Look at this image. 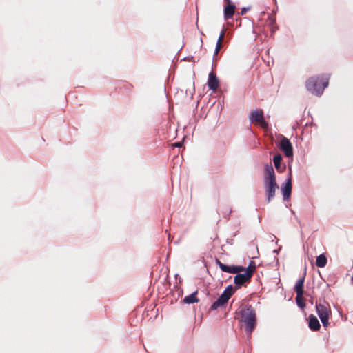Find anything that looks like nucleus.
Wrapping results in <instances>:
<instances>
[{"label": "nucleus", "mask_w": 353, "mask_h": 353, "mask_svg": "<svg viewBox=\"0 0 353 353\" xmlns=\"http://www.w3.org/2000/svg\"><path fill=\"white\" fill-rule=\"evenodd\" d=\"M264 187L267 201L270 202L274 197L276 190L279 188L272 164H267L265 166Z\"/></svg>", "instance_id": "1"}, {"label": "nucleus", "mask_w": 353, "mask_h": 353, "mask_svg": "<svg viewBox=\"0 0 353 353\" xmlns=\"http://www.w3.org/2000/svg\"><path fill=\"white\" fill-rule=\"evenodd\" d=\"M239 321L245 326V330L250 334L256 325V315L251 306L241 305L239 308Z\"/></svg>", "instance_id": "2"}, {"label": "nucleus", "mask_w": 353, "mask_h": 353, "mask_svg": "<svg viewBox=\"0 0 353 353\" xmlns=\"http://www.w3.org/2000/svg\"><path fill=\"white\" fill-rule=\"evenodd\" d=\"M328 85V78L319 80V77H311L306 82L307 90L316 96H321Z\"/></svg>", "instance_id": "3"}, {"label": "nucleus", "mask_w": 353, "mask_h": 353, "mask_svg": "<svg viewBox=\"0 0 353 353\" xmlns=\"http://www.w3.org/2000/svg\"><path fill=\"white\" fill-rule=\"evenodd\" d=\"M316 310L321 321L323 326L324 327H327L329 325L330 316L331 314V310L329 303L325 301H319V302H316Z\"/></svg>", "instance_id": "4"}, {"label": "nucleus", "mask_w": 353, "mask_h": 353, "mask_svg": "<svg viewBox=\"0 0 353 353\" xmlns=\"http://www.w3.org/2000/svg\"><path fill=\"white\" fill-rule=\"evenodd\" d=\"M250 120L252 123L259 122L263 128H267L268 127V123L265 121L263 112L261 110L252 111L250 115Z\"/></svg>", "instance_id": "5"}, {"label": "nucleus", "mask_w": 353, "mask_h": 353, "mask_svg": "<svg viewBox=\"0 0 353 353\" xmlns=\"http://www.w3.org/2000/svg\"><path fill=\"white\" fill-rule=\"evenodd\" d=\"M280 148L284 152L285 155L287 157H291L293 155V148L291 142L290 140L283 137L281 143H280Z\"/></svg>", "instance_id": "6"}, {"label": "nucleus", "mask_w": 353, "mask_h": 353, "mask_svg": "<svg viewBox=\"0 0 353 353\" xmlns=\"http://www.w3.org/2000/svg\"><path fill=\"white\" fill-rule=\"evenodd\" d=\"M217 263L219 265V268L223 272H225L236 274V273H239V272H241L245 270V268H243V266L234 265H227L222 263L219 261H217Z\"/></svg>", "instance_id": "7"}, {"label": "nucleus", "mask_w": 353, "mask_h": 353, "mask_svg": "<svg viewBox=\"0 0 353 353\" xmlns=\"http://www.w3.org/2000/svg\"><path fill=\"white\" fill-rule=\"evenodd\" d=\"M243 273H236L237 274L234 276V282L236 285V288H239L243 283L250 280L251 277L250 274L243 271Z\"/></svg>", "instance_id": "8"}, {"label": "nucleus", "mask_w": 353, "mask_h": 353, "mask_svg": "<svg viewBox=\"0 0 353 353\" xmlns=\"http://www.w3.org/2000/svg\"><path fill=\"white\" fill-rule=\"evenodd\" d=\"M281 192L283 196V200L289 199L291 192H292V179L291 177L289 176L285 183L281 187Z\"/></svg>", "instance_id": "9"}, {"label": "nucleus", "mask_w": 353, "mask_h": 353, "mask_svg": "<svg viewBox=\"0 0 353 353\" xmlns=\"http://www.w3.org/2000/svg\"><path fill=\"white\" fill-rule=\"evenodd\" d=\"M207 85L209 90L213 92H215L219 85V80L213 72L209 73Z\"/></svg>", "instance_id": "10"}, {"label": "nucleus", "mask_w": 353, "mask_h": 353, "mask_svg": "<svg viewBox=\"0 0 353 353\" xmlns=\"http://www.w3.org/2000/svg\"><path fill=\"white\" fill-rule=\"evenodd\" d=\"M230 299V298H229L227 295L222 293L221 296L217 299V300L212 303L211 308L212 310H217L219 307L225 306Z\"/></svg>", "instance_id": "11"}, {"label": "nucleus", "mask_w": 353, "mask_h": 353, "mask_svg": "<svg viewBox=\"0 0 353 353\" xmlns=\"http://www.w3.org/2000/svg\"><path fill=\"white\" fill-rule=\"evenodd\" d=\"M309 327L312 331H317L320 329L321 325L318 319L313 314L309 316Z\"/></svg>", "instance_id": "12"}, {"label": "nucleus", "mask_w": 353, "mask_h": 353, "mask_svg": "<svg viewBox=\"0 0 353 353\" xmlns=\"http://www.w3.org/2000/svg\"><path fill=\"white\" fill-rule=\"evenodd\" d=\"M304 281H305V276H302L298 281H296L295 286H294V290L296 294H298V296H300L301 294H304L303 290V286H304Z\"/></svg>", "instance_id": "13"}, {"label": "nucleus", "mask_w": 353, "mask_h": 353, "mask_svg": "<svg viewBox=\"0 0 353 353\" xmlns=\"http://www.w3.org/2000/svg\"><path fill=\"white\" fill-rule=\"evenodd\" d=\"M235 6L232 4H228L224 10V18L228 19L232 17L234 13Z\"/></svg>", "instance_id": "14"}, {"label": "nucleus", "mask_w": 353, "mask_h": 353, "mask_svg": "<svg viewBox=\"0 0 353 353\" xmlns=\"http://www.w3.org/2000/svg\"><path fill=\"white\" fill-rule=\"evenodd\" d=\"M197 292H194L190 295L185 296L183 299V302L186 304H192L194 303H198L199 299L196 297Z\"/></svg>", "instance_id": "15"}, {"label": "nucleus", "mask_w": 353, "mask_h": 353, "mask_svg": "<svg viewBox=\"0 0 353 353\" xmlns=\"http://www.w3.org/2000/svg\"><path fill=\"white\" fill-rule=\"evenodd\" d=\"M225 30L223 28L222 30V31L221 32V34L218 38V40H217V42H216V48H215V50H214V55H216L221 48V43L223 40V38H224V35H225Z\"/></svg>", "instance_id": "16"}, {"label": "nucleus", "mask_w": 353, "mask_h": 353, "mask_svg": "<svg viewBox=\"0 0 353 353\" xmlns=\"http://www.w3.org/2000/svg\"><path fill=\"white\" fill-rule=\"evenodd\" d=\"M327 264V258L324 254H320L316 257V265L319 268H323Z\"/></svg>", "instance_id": "17"}, {"label": "nucleus", "mask_w": 353, "mask_h": 353, "mask_svg": "<svg viewBox=\"0 0 353 353\" xmlns=\"http://www.w3.org/2000/svg\"><path fill=\"white\" fill-rule=\"evenodd\" d=\"M281 160H282V157L280 154H276L273 158L274 166H275L276 169L279 171H280L281 169Z\"/></svg>", "instance_id": "18"}, {"label": "nucleus", "mask_w": 353, "mask_h": 353, "mask_svg": "<svg viewBox=\"0 0 353 353\" xmlns=\"http://www.w3.org/2000/svg\"><path fill=\"white\" fill-rule=\"evenodd\" d=\"M256 270V265L254 261H251L248 266V268H245V272L250 274V276L252 278L254 271Z\"/></svg>", "instance_id": "19"}, {"label": "nucleus", "mask_w": 353, "mask_h": 353, "mask_svg": "<svg viewBox=\"0 0 353 353\" xmlns=\"http://www.w3.org/2000/svg\"><path fill=\"white\" fill-rule=\"evenodd\" d=\"M236 289L237 288H234L232 285H230L226 287L223 293L227 295L229 298H230L232 295L235 292Z\"/></svg>", "instance_id": "20"}, {"label": "nucleus", "mask_w": 353, "mask_h": 353, "mask_svg": "<svg viewBox=\"0 0 353 353\" xmlns=\"http://www.w3.org/2000/svg\"><path fill=\"white\" fill-rule=\"evenodd\" d=\"M303 294H301L300 296H298V294H296V302L297 305L300 308H302V309L304 308L305 306L304 301H303Z\"/></svg>", "instance_id": "21"}, {"label": "nucleus", "mask_w": 353, "mask_h": 353, "mask_svg": "<svg viewBox=\"0 0 353 353\" xmlns=\"http://www.w3.org/2000/svg\"><path fill=\"white\" fill-rule=\"evenodd\" d=\"M270 31H271V33L273 34L276 30V28L275 26V19H272V18H270Z\"/></svg>", "instance_id": "22"}, {"label": "nucleus", "mask_w": 353, "mask_h": 353, "mask_svg": "<svg viewBox=\"0 0 353 353\" xmlns=\"http://www.w3.org/2000/svg\"><path fill=\"white\" fill-rule=\"evenodd\" d=\"M182 143L181 142H176L173 144V147L180 148L181 147Z\"/></svg>", "instance_id": "23"}, {"label": "nucleus", "mask_w": 353, "mask_h": 353, "mask_svg": "<svg viewBox=\"0 0 353 353\" xmlns=\"http://www.w3.org/2000/svg\"><path fill=\"white\" fill-rule=\"evenodd\" d=\"M247 10V8H243L241 10V14H245V12H246Z\"/></svg>", "instance_id": "24"}]
</instances>
